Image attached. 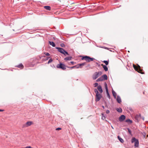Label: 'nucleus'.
<instances>
[{"label": "nucleus", "instance_id": "f257e3e1", "mask_svg": "<svg viewBox=\"0 0 148 148\" xmlns=\"http://www.w3.org/2000/svg\"><path fill=\"white\" fill-rule=\"evenodd\" d=\"M94 92L95 93L96 95V98L95 99V101H99L102 97V96L101 94L99 93V92L98 90L96 89H94Z\"/></svg>", "mask_w": 148, "mask_h": 148}, {"label": "nucleus", "instance_id": "f03ea898", "mask_svg": "<svg viewBox=\"0 0 148 148\" xmlns=\"http://www.w3.org/2000/svg\"><path fill=\"white\" fill-rule=\"evenodd\" d=\"M133 66L134 69L138 72L141 74H143L144 73L142 72L143 70L140 69V66L138 64V66H137L135 65L134 64L133 65Z\"/></svg>", "mask_w": 148, "mask_h": 148}, {"label": "nucleus", "instance_id": "7ed1b4c3", "mask_svg": "<svg viewBox=\"0 0 148 148\" xmlns=\"http://www.w3.org/2000/svg\"><path fill=\"white\" fill-rule=\"evenodd\" d=\"M102 74L101 71L95 72L92 75V78L93 79H95Z\"/></svg>", "mask_w": 148, "mask_h": 148}, {"label": "nucleus", "instance_id": "20e7f679", "mask_svg": "<svg viewBox=\"0 0 148 148\" xmlns=\"http://www.w3.org/2000/svg\"><path fill=\"white\" fill-rule=\"evenodd\" d=\"M94 59L93 58H91L89 56H83L82 58V60H84L88 62L92 61Z\"/></svg>", "mask_w": 148, "mask_h": 148}, {"label": "nucleus", "instance_id": "39448f33", "mask_svg": "<svg viewBox=\"0 0 148 148\" xmlns=\"http://www.w3.org/2000/svg\"><path fill=\"white\" fill-rule=\"evenodd\" d=\"M34 124L33 122L32 121H28L23 125V128H25L28 127Z\"/></svg>", "mask_w": 148, "mask_h": 148}, {"label": "nucleus", "instance_id": "423d86ee", "mask_svg": "<svg viewBox=\"0 0 148 148\" xmlns=\"http://www.w3.org/2000/svg\"><path fill=\"white\" fill-rule=\"evenodd\" d=\"M134 142V146L136 147L138 146L139 142L138 140L136 139L135 138H133L132 140V143H133Z\"/></svg>", "mask_w": 148, "mask_h": 148}, {"label": "nucleus", "instance_id": "0eeeda50", "mask_svg": "<svg viewBox=\"0 0 148 148\" xmlns=\"http://www.w3.org/2000/svg\"><path fill=\"white\" fill-rule=\"evenodd\" d=\"M56 67L57 68L61 69L63 70H65L66 69V66L61 63L58 64L57 65Z\"/></svg>", "mask_w": 148, "mask_h": 148}, {"label": "nucleus", "instance_id": "6e6552de", "mask_svg": "<svg viewBox=\"0 0 148 148\" xmlns=\"http://www.w3.org/2000/svg\"><path fill=\"white\" fill-rule=\"evenodd\" d=\"M56 48L57 49L58 51L62 54H64V50L62 48L56 47Z\"/></svg>", "mask_w": 148, "mask_h": 148}, {"label": "nucleus", "instance_id": "1a4fd4ad", "mask_svg": "<svg viewBox=\"0 0 148 148\" xmlns=\"http://www.w3.org/2000/svg\"><path fill=\"white\" fill-rule=\"evenodd\" d=\"M125 118V117L124 115H121L119 118V120L120 121H124Z\"/></svg>", "mask_w": 148, "mask_h": 148}, {"label": "nucleus", "instance_id": "9d476101", "mask_svg": "<svg viewBox=\"0 0 148 148\" xmlns=\"http://www.w3.org/2000/svg\"><path fill=\"white\" fill-rule=\"evenodd\" d=\"M85 64V63H83L80 64H78L76 66H77L78 67L77 69L79 68H81L82 66H84Z\"/></svg>", "mask_w": 148, "mask_h": 148}, {"label": "nucleus", "instance_id": "9b49d317", "mask_svg": "<svg viewBox=\"0 0 148 148\" xmlns=\"http://www.w3.org/2000/svg\"><path fill=\"white\" fill-rule=\"evenodd\" d=\"M97 89L100 93H102L103 92V90L101 86L99 85L98 86Z\"/></svg>", "mask_w": 148, "mask_h": 148}, {"label": "nucleus", "instance_id": "f8f14e48", "mask_svg": "<svg viewBox=\"0 0 148 148\" xmlns=\"http://www.w3.org/2000/svg\"><path fill=\"white\" fill-rule=\"evenodd\" d=\"M101 66L103 67V68L104 70L106 71L108 70V68L107 67V66L105 65H104L103 64H101Z\"/></svg>", "mask_w": 148, "mask_h": 148}, {"label": "nucleus", "instance_id": "ddd939ff", "mask_svg": "<svg viewBox=\"0 0 148 148\" xmlns=\"http://www.w3.org/2000/svg\"><path fill=\"white\" fill-rule=\"evenodd\" d=\"M116 100L117 102L119 103L121 102V98L119 96H118L116 98Z\"/></svg>", "mask_w": 148, "mask_h": 148}, {"label": "nucleus", "instance_id": "4468645a", "mask_svg": "<svg viewBox=\"0 0 148 148\" xmlns=\"http://www.w3.org/2000/svg\"><path fill=\"white\" fill-rule=\"evenodd\" d=\"M72 58V57H71L69 56V57H67L65 58H64V60H65L66 61L70 60H71Z\"/></svg>", "mask_w": 148, "mask_h": 148}, {"label": "nucleus", "instance_id": "2eb2a0df", "mask_svg": "<svg viewBox=\"0 0 148 148\" xmlns=\"http://www.w3.org/2000/svg\"><path fill=\"white\" fill-rule=\"evenodd\" d=\"M103 80H107L108 79V77L106 75L104 74L102 76Z\"/></svg>", "mask_w": 148, "mask_h": 148}, {"label": "nucleus", "instance_id": "dca6fc26", "mask_svg": "<svg viewBox=\"0 0 148 148\" xmlns=\"http://www.w3.org/2000/svg\"><path fill=\"white\" fill-rule=\"evenodd\" d=\"M16 67L20 68L21 69H23L24 67L23 65L22 64H20L19 65L16 66Z\"/></svg>", "mask_w": 148, "mask_h": 148}, {"label": "nucleus", "instance_id": "f3484780", "mask_svg": "<svg viewBox=\"0 0 148 148\" xmlns=\"http://www.w3.org/2000/svg\"><path fill=\"white\" fill-rule=\"evenodd\" d=\"M44 8L46 10H51V7L49 6H46L44 7Z\"/></svg>", "mask_w": 148, "mask_h": 148}, {"label": "nucleus", "instance_id": "a211bd4d", "mask_svg": "<svg viewBox=\"0 0 148 148\" xmlns=\"http://www.w3.org/2000/svg\"><path fill=\"white\" fill-rule=\"evenodd\" d=\"M103 80H104L103 79V77H102V76H101V77H100L98 79H97L96 80V81L97 82H99V81H102Z\"/></svg>", "mask_w": 148, "mask_h": 148}, {"label": "nucleus", "instance_id": "6ab92c4d", "mask_svg": "<svg viewBox=\"0 0 148 148\" xmlns=\"http://www.w3.org/2000/svg\"><path fill=\"white\" fill-rule=\"evenodd\" d=\"M103 80H104L103 79V77H102V76H101V77H100L98 79H97L96 80V81L97 82H99V81H102Z\"/></svg>", "mask_w": 148, "mask_h": 148}, {"label": "nucleus", "instance_id": "aec40b11", "mask_svg": "<svg viewBox=\"0 0 148 148\" xmlns=\"http://www.w3.org/2000/svg\"><path fill=\"white\" fill-rule=\"evenodd\" d=\"M106 93H107V97L109 99H110V95L108 93V89L107 86L106 87Z\"/></svg>", "mask_w": 148, "mask_h": 148}, {"label": "nucleus", "instance_id": "412c9836", "mask_svg": "<svg viewBox=\"0 0 148 148\" xmlns=\"http://www.w3.org/2000/svg\"><path fill=\"white\" fill-rule=\"evenodd\" d=\"M49 44H50V45H52L53 47H55V45L54 42H51V41H49Z\"/></svg>", "mask_w": 148, "mask_h": 148}, {"label": "nucleus", "instance_id": "4be33fe9", "mask_svg": "<svg viewBox=\"0 0 148 148\" xmlns=\"http://www.w3.org/2000/svg\"><path fill=\"white\" fill-rule=\"evenodd\" d=\"M118 138L119 141L122 143H123L124 142V140L121 138L119 136H118Z\"/></svg>", "mask_w": 148, "mask_h": 148}, {"label": "nucleus", "instance_id": "5701e85b", "mask_svg": "<svg viewBox=\"0 0 148 148\" xmlns=\"http://www.w3.org/2000/svg\"><path fill=\"white\" fill-rule=\"evenodd\" d=\"M112 93L113 96L115 98L116 97V92L113 90H112Z\"/></svg>", "mask_w": 148, "mask_h": 148}, {"label": "nucleus", "instance_id": "b1692460", "mask_svg": "<svg viewBox=\"0 0 148 148\" xmlns=\"http://www.w3.org/2000/svg\"><path fill=\"white\" fill-rule=\"evenodd\" d=\"M116 110L118 112H121L122 111V110L120 108H117Z\"/></svg>", "mask_w": 148, "mask_h": 148}, {"label": "nucleus", "instance_id": "393cba45", "mask_svg": "<svg viewBox=\"0 0 148 148\" xmlns=\"http://www.w3.org/2000/svg\"><path fill=\"white\" fill-rule=\"evenodd\" d=\"M102 116H101V119H102L104 120L106 119V117L103 114H102Z\"/></svg>", "mask_w": 148, "mask_h": 148}, {"label": "nucleus", "instance_id": "a878e982", "mask_svg": "<svg viewBox=\"0 0 148 148\" xmlns=\"http://www.w3.org/2000/svg\"><path fill=\"white\" fill-rule=\"evenodd\" d=\"M67 67L68 68H70L71 69H73L74 68H76L77 69V68H78L77 66H76V65L73 66H72V67H68V66H67Z\"/></svg>", "mask_w": 148, "mask_h": 148}, {"label": "nucleus", "instance_id": "bb28decb", "mask_svg": "<svg viewBox=\"0 0 148 148\" xmlns=\"http://www.w3.org/2000/svg\"><path fill=\"white\" fill-rule=\"evenodd\" d=\"M103 62L106 65H107L108 64V62L107 61L104 60Z\"/></svg>", "mask_w": 148, "mask_h": 148}, {"label": "nucleus", "instance_id": "cd10ccee", "mask_svg": "<svg viewBox=\"0 0 148 148\" xmlns=\"http://www.w3.org/2000/svg\"><path fill=\"white\" fill-rule=\"evenodd\" d=\"M126 122H130V123H132V121L130 120L129 119H127L126 120Z\"/></svg>", "mask_w": 148, "mask_h": 148}, {"label": "nucleus", "instance_id": "c85d7f7f", "mask_svg": "<svg viewBox=\"0 0 148 148\" xmlns=\"http://www.w3.org/2000/svg\"><path fill=\"white\" fill-rule=\"evenodd\" d=\"M63 54L64 55H65V54H66L67 55H69L67 51H64V54Z\"/></svg>", "mask_w": 148, "mask_h": 148}, {"label": "nucleus", "instance_id": "c756f323", "mask_svg": "<svg viewBox=\"0 0 148 148\" xmlns=\"http://www.w3.org/2000/svg\"><path fill=\"white\" fill-rule=\"evenodd\" d=\"M52 62V60L51 59H50L49 60V61L48 62V64H49V63L51 62Z\"/></svg>", "mask_w": 148, "mask_h": 148}, {"label": "nucleus", "instance_id": "7c9ffc66", "mask_svg": "<svg viewBox=\"0 0 148 148\" xmlns=\"http://www.w3.org/2000/svg\"><path fill=\"white\" fill-rule=\"evenodd\" d=\"M127 129L129 134H131V130L129 128H127Z\"/></svg>", "mask_w": 148, "mask_h": 148}, {"label": "nucleus", "instance_id": "2f4dec72", "mask_svg": "<svg viewBox=\"0 0 148 148\" xmlns=\"http://www.w3.org/2000/svg\"><path fill=\"white\" fill-rule=\"evenodd\" d=\"M21 148H33L30 146H27L25 147H22Z\"/></svg>", "mask_w": 148, "mask_h": 148}, {"label": "nucleus", "instance_id": "473e14b6", "mask_svg": "<svg viewBox=\"0 0 148 148\" xmlns=\"http://www.w3.org/2000/svg\"><path fill=\"white\" fill-rule=\"evenodd\" d=\"M44 54L47 56H49L50 55L48 53H45Z\"/></svg>", "mask_w": 148, "mask_h": 148}, {"label": "nucleus", "instance_id": "72a5a7b5", "mask_svg": "<svg viewBox=\"0 0 148 148\" xmlns=\"http://www.w3.org/2000/svg\"><path fill=\"white\" fill-rule=\"evenodd\" d=\"M98 83H96L94 84V86L95 87H96L98 85Z\"/></svg>", "mask_w": 148, "mask_h": 148}, {"label": "nucleus", "instance_id": "f704fd0d", "mask_svg": "<svg viewBox=\"0 0 148 148\" xmlns=\"http://www.w3.org/2000/svg\"><path fill=\"white\" fill-rule=\"evenodd\" d=\"M61 130V128L60 127H58L56 129V130Z\"/></svg>", "mask_w": 148, "mask_h": 148}, {"label": "nucleus", "instance_id": "c9c22d12", "mask_svg": "<svg viewBox=\"0 0 148 148\" xmlns=\"http://www.w3.org/2000/svg\"><path fill=\"white\" fill-rule=\"evenodd\" d=\"M61 46L62 47H64L65 46V45L64 44H61Z\"/></svg>", "mask_w": 148, "mask_h": 148}, {"label": "nucleus", "instance_id": "e433bc0d", "mask_svg": "<svg viewBox=\"0 0 148 148\" xmlns=\"http://www.w3.org/2000/svg\"><path fill=\"white\" fill-rule=\"evenodd\" d=\"M110 112V111L108 110H107L106 111V113L107 114H108Z\"/></svg>", "mask_w": 148, "mask_h": 148}, {"label": "nucleus", "instance_id": "4c0bfd02", "mask_svg": "<svg viewBox=\"0 0 148 148\" xmlns=\"http://www.w3.org/2000/svg\"><path fill=\"white\" fill-rule=\"evenodd\" d=\"M70 63H71L72 65H73L74 64V62L73 61H71L70 62Z\"/></svg>", "mask_w": 148, "mask_h": 148}, {"label": "nucleus", "instance_id": "58836bf2", "mask_svg": "<svg viewBox=\"0 0 148 148\" xmlns=\"http://www.w3.org/2000/svg\"><path fill=\"white\" fill-rule=\"evenodd\" d=\"M4 111V110L0 109V112H3V111Z\"/></svg>", "mask_w": 148, "mask_h": 148}, {"label": "nucleus", "instance_id": "ea45409f", "mask_svg": "<svg viewBox=\"0 0 148 148\" xmlns=\"http://www.w3.org/2000/svg\"><path fill=\"white\" fill-rule=\"evenodd\" d=\"M49 58H50L49 57H47V58L46 60H47Z\"/></svg>", "mask_w": 148, "mask_h": 148}, {"label": "nucleus", "instance_id": "a19ab883", "mask_svg": "<svg viewBox=\"0 0 148 148\" xmlns=\"http://www.w3.org/2000/svg\"><path fill=\"white\" fill-rule=\"evenodd\" d=\"M142 119L143 120H144V117H143V118H142Z\"/></svg>", "mask_w": 148, "mask_h": 148}, {"label": "nucleus", "instance_id": "79ce46f5", "mask_svg": "<svg viewBox=\"0 0 148 148\" xmlns=\"http://www.w3.org/2000/svg\"><path fill=\"white\" fill-rule=\"evenodd\" d=\"M102 107L103 108V109H104V106H102Z\"/></svg>", "mask_w": 148, "mask_h": 148}, {"label": "nucleus", "instance_id": "37998d69", "mask_svg": "<svg viewBox=\"0 0 148 148\" xmlns=\"http://www.w3.org/2000/svg\"><path fill=\"white\" fill-rule=\"evenodd\" d=\"M111 127L113 129H114V128L112 126H111Z\"/></svg>", "mask_w": 148, "mask_h": 148}, {"label": "nucleus", "instance_id": "c03bdc74", "mask_svg": "<svg viewBox=\"0 0 148 148\" xmlns=\"http://www.w3.org/2000/svg\"><path fill=\"white\" fill-rule=\"evenodd\" d=\"M145 134L144 135V137H145Z\"/></svg>", "mask_w": 148, "mask_h": 148}, {"label": "nucleus", "instance_id": "a18cd8bd", "mask_svg": "<svg viewBox=\"0 0 148 148\" xmlns=\"http://www.w3.org/2000/svg\"><path fill=\"white\" fill-rule=\"evenodd\" d=\"M107 48V47H106V48H105V49H106Z\"/></svg>", "mask_w": 148, "mask_h": 148}, {"label": "nucleus", "instance_id": "49530a36", "mask_svg": "<svg viewBox=\"0 0 148 148\" xmlns=\"http://www.w3.org/2000/svg\"><path fill=\"white\" fill-rule=\"evenodd\" d=\"M148 137V135H147V137Z\"/></svg>", "mask_w": 148, "mask_h": 148}]
</instances>
